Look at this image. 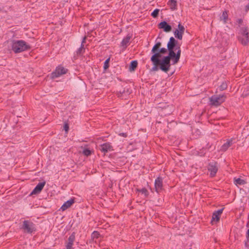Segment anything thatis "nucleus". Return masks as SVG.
<instances>
[{"label":"nucleus","instance_id":"38","mask_svg":"<svg viewBox=\"0 0 249 249\" xmlns=\"http://www.w3.org/2000/svg\"><path fill=\"white\" fill-rule=\"evenodd\" d=\"M69 125L68 124H64V130L67 132L69 130Z\"/></svg>","mask_w":249,"mask_h":249},{"label":"nucleus","instance_id":"2","mask_svg":"<svg viewBox=\"0 0 249 249\" xmlns=\"http://www.w3.org/2000/svg\"><path fill=\"white\" fill-rule=\"evenodd\" d=\"M249 29L247 27L240 28L238 33V39L244 46L247 45L249 42Z\"/></svg>","mask_w":249,"mask_h":249},{"label":"nucleus","instance_id":"33","mask_svg":"<svg viewBox=\"0 0 249 249\" xmlns=\"http://www.w3.org/2000/svg\"><path fill=\"white\" fill-rule=\"evenodd\" d=\"M152 63H153L154 66L152 67V70L154 71H158L159 69L158 67H159V63L158 62L157 64H156L154 62H152Z\"/></svg>","mask_w":249,"mask_h":249},{"label":"nucleus","instance_id":"9","mask_svg":"<svg viewBox=\"0 0 249 249\" xmlns=\"http://www.w3.org/2000/svg\"><path fill=\"white\" fill-rule=\"evenodd\" d=\"M154 187L155 191L158 194L163 190V179L161 177H159L155 179Z\"/></svg>","mask_w":249,"mask_h":249},{"label":"nucleus","instance_id":"23","mask_svg":"<svg viewBox=\"0 0 249 249\" xmlns=\"http://www.w3.org/2000/svg\"><path fill=\"white\" fill-rule=\"evenodd\" d=\"M130 39V36H127L123 38L121 44V45L123 47L126 48L128 45Z\"/></svg>","mask_w":249,"mask_h":249},{"label":"nucleus","instance_id":"40","mask_svg":"<svg viewBox=\"0 0 249 249\" xmlns=\"http://www.w3.org/2000/svg\"><path fill=\"white\" fill-rule=\"evenodd\" d=\"M245 10L246 12L249 10V3L246 6Z\"/></svg>","mask_w":249,"mask_h":249},{"label":"nucleus","instance_id":"4","mask_svg":"<svg viewBox=\"0 0 249 249\" xmlns=\"http://www.w3.org/2000/svg\"><path fill=\"white\" fill-rule=\"evenodd\" d=\"M168 55L173 59V64H177L179 60L181 55V49L180 46H177L174 49L169 50Z\"/></svg>","mask_w":249,"mask_h":249},{"label":"nucleus","instance_id":"27","mask_svg":"<svg viewBox=\"0 0 249 249\" xmlns=\"http://www.w3.org/2000/svg\"><path fill=\"white\" fill-rule=\"evenodd\" d=\"M161 45V44L160 42H157L152 48L151 53H154L156 51H158Z\"/></svg>","mask_w":249,"mask_h":249},{"label":"nucleus","instance_id":"3","mask_svg":"<svg viewBox=\"0 0 249 249\" xmlns=\"http://www.w3.org/2000/svg\"><path fill=\"white\" fill-rule=\"evenodd\" d=\"M171 59V58L169 55L164 56L159 62V69L165 72H167L170 69L171 66L170 63Z\"/></svg>","mask_w":249,"mask_h":249},{"label":"nucleus","instance_id":"21","mask_svg":"<svg viewBox=\"0 0 249 249\" xmlns=\"http://www.w3.org/2000/svg\"><path fill=\"white\" fill-rule=\"evenodd\" d=\"M232 144V140H229L221 147V151H226Z\"/></svg>","mask_w":249,"mask_h":249},{"label":"nucleus","instance_id":"37","mask_svg":"<svg viewBox=\"0 0 249 249\" xmlns=\"http://www.w3.org/2000/svg\"><path fill=\"white\" fill-rule=\"evenodd\" d=\"M245 246L247 249H249V238H247V241L245 242Z\"/></svg>","mask_w":249,"mask_h":249},{"label":"nucleus","instance_id":"32","mask_svg":"<svg viewBox=\"0 0 249 249\" xmlns=\"http://www.w3.org/2000/svg\"><path fill=\"white\" fill-rule=\"evenodd\" d=\"M159 11L160 10L158 9H155L151 13V16H152L154 18H156L159 14Z\"/></svg>","mask_w":249,"mask_h":249},{"label":"nucleus","instance_id":"35","mask_svg":"<svg viewBox=\"0 0 249 249\" xmlns=\"http://www.w3.org/2000/svg\"><path fill=\"white\" fill-rule=\"evenodd\" d=\"M168 49L165 48H161L158 50V52H159L160 53H167V50Z\"/></svg>","mask_w":249,"mask_h":249},{"label":"nucleus","instance_id":"14","mask_svg":"<svg viewBox=\"0 0 249 249\" xmlns=\"http://www.w3.org/2000/svg\"><path fill=\"white\" fill-rule=\"evenodd\" d=\"M100 150L105 154L107 152L113 150V147L109 142H106L101 145Z\"/></svg>","mask_w":249,"mask_h":249},{"label":"nucleus","instance_id":"36","mask_svg":"<svg viewBox=\"0 0 249 249\" xmlns=\"http://www.w3.org/2000/svg\"><path fill=\"white\" fill-rule=\"evenodd\" d=\"M243 22V20L242 18L237 19L236 20V23L239 26H240Z\"/></svg>","mask_w":249,"mask_h":249},{"label":"nucleus","instance_id":"28","mask_svg":"<svg viewBox=\"0 0 249 249\" xmlns=\"http://www.w3.org/2000/svg\"><path fill=\"white\" fill-rule=\"evenodd\" d=\"M138 65V62L136 60H133L130 63V69L132 70H134Z\"/></svg>","mask_w":249,"mask_h":249},{"label":"nucleus","instance_id":"41","mask_svg":"<svg viewBox=\"0 0 249 249\" xmlns=\"http://www.w3.org/2000/svg\"><path fill=\"white\" fill-rule=\"evenodd\" d=\"M86 37H84L82 41L81 44H84L85 42Z\"/></svg>","mask_w":249,"mask_h":249},{"label":"nucleus","instance_id":"1","mask_svg":"<svg viewBox=\"0 0 249 249\" xmlns=\"http://www.w3.org/2000/svg\"><path fill=\"white\" fill-rule=\"evenodd\" d=\"M12 50L16 53H19L30 49V46L22 40H13L11 43Z\"/></svg>","mask_w":249,"mask_h":249},{"label":"nucleus","instance_id":"24","mask_svg":"<svg viewBox=\"0 0 249 249\" xmlns=\"http://www.w3.org/2000/svg\"><path fill=\"white\" fill-rule=\"evenodd\" d=\"M234 183L236 185H244L246 183V181L239 178H234Z\"/></svg>","mask_w":249,"mask_h":249},{"label":"nucleus","instance_id":"22","mask_svg":"<svg viewBox=\"0 0 249 249\" xmlns=\"http://www.w3.org/2000/svg\"><path fill=\"white\" fill-rule=\"evenodd\" d=\"M167 5L172 11H174L177 9V2L176 0H169Z\"/></svg>","mask_w":249,"mask_h":249},{"label":"nucleus","instance_id":"5","mask_svg":"<svg viewBox=\"0 0 249 249\" xmlns=\"http://www.w3.org/2000/svg\"><path fill=\"white\" fill-rule=\"evenodd\" d=\"M226 99L225 94L213 95L210 98V102L211 105L217 107L224 102Z\"/></svg>","mask_w":249,"mask_h":249},{"label":"nucleus","instance_id":"15","mask_svg":"<svg viewBox=\"0 0 249 249\" xmlns=\"http://www.w3.org/2000/svg\"><path fill=\"white\" fill-rule=\"evenodd\" d=\"M179 46L178 45V41L176 40L173 36L171 37L169 39V41L167 43V49L170 50L171 49H174L177 46Z\"/></svg>","mask_w":249,"mask_h":249},{"label":"nucleus","instance_id":"11","mask_svg":"<svg viewBox=\"0 0 249 249\" xmlns=\"http://www.w3.org/2000/svg\"><path fill=\"white\" fill-rule=\"evenodd\" d=\"M178 28L174 31V34L176 38L179 40H181L185 31V28L180 23L178 24Z\"/></svg>","mask_w":249,"mask_h":249},{"label":"nucleus","instance_id":"30","mask_svg":"<svg viewBox=\"0 0 249 249\" xmlns=\"http://www.w3.org/2000/svg\"><path fill=\"white\" fill-rule=\"evenodd\" d=\"M83 154L86 156H89L91 155V152L89 148H85L83 151Z\"/></svg>","mask_w":249,"mask_h":249},{"label":"nucleus","instance_id":"19","mask_svg":"<svg viewBox=\"0 0 249 249\" xmlns=\"http://www.w3.org/2000/svg\"><path fill=\"white\" fill-rule=\"evenodd\" d=\"M85 52L84 45L81 44L80 47L77 49V50L74 53V56L73 57V60H76L78 58L79 56L81 55L84 53Z\"/></svg>","mask_w":249,"mask_h":249},{"label":"nucleus","instance_id":"31","mask_svg":"<svg viewBox=\"0 0 249 249\" xmlns=\"http://www.w3.org/2000/svg\"><path fill=\"white\" fill-rule=\"evenodd\" d=\"M100 233L97 231H94L91 234V238L93 239H97L100 236Z\"/></svg>","mask_w":249,"mask_h":249},{"label":"nucleus","instance_id":"8","mask_svg":"<svg viewBox=\"0 0 249 249\" xmlns=\"http://www.w3.org/2000/svg\"><path fill=\"white\" fill-rule=\"evenodd\" d=\"M218 169L217 162L215 161L211 162L208 165V170L210 172V175L211 177H214Z\"/></svg>","mask_w":249,"mask_h":249},{"label":"nucleus","instance_id":"17","mask_svg":"<svg viewBox=\"0 0 249 249\" xmlns=\"http://www.w3.org/2000/svg\"><path fill=\"white\" fill-rule=\"evenodd\" d=\"M152 53L153 54L151 56L150 60L152 62H154L157 64V63L159 62L160 60V58L161 57V54L159 53V52H158V51H156L154 53Z\"/></svg>","mask_w":249,"mask_h":249},{"label":"nucleus","instance_id":"12","mask_svg":"<svg viewBox=\"0 0 249 249\" xmlns=\"http://www.w3.org/2000/svg\"><path fill=\"white\" fill-rule=\"evenodd\" d=\"M46 184L45 181L38 183L31 193V195L38 194L41 192Z\"/></svg>","mask_w":249,"mask_h":249},{"label":"nucleus","instance_id":"34","mask_svg":"<svg viewBox=\"0 0 249 249\" xmlns=\"http://www.w3.org/2000/svg\"><path fill=\"white\" fill-rule=\"evenodd\" d=\"M109 58L106 60V61L104 62V68L105 69H107L109 67Z\"/></svg>","mask_w":249,"mask_h":249},{"label":"nucleus","instance_id":"25","mask_svg":"<svg viewBox=\"0 0 249 249\" xmlns=\"http://www.w3.org/2000/svg\"><path fill=\"white\" fill-rule=\"evenodd\" d=\"M228 85L227 83L225 81H223L222 82L220 86L218 87V89L220 91H222L223 90H225L227 88Z\"/></svg>","mask_w":249,"mask_h":249},{"label":"nucleus","instance_id":"39","mask_svg":"<svg viewBox=\"0 0 249 249\" xmlns=\"http://www.w3.org/2000/svg\"><path fill=\"white\" fill-rule=\"evenodd\" d=\"M119 135L121 136H123L124 137H127V134L125 133H121L119 134Z\"/></svg>","mask_w":249,"mask_h":249},{"label":"nucleus","instance_id":"18","mask_svg":"<svg viewBox=\"0 0 249 249\" xmlns=\"http://www.w3.org/2000/svg\"><path fill=\"white\" fill-rule=\"evenodd\" d=\"M159 27L161 29H163L164 31L166 32H169L171 30V26L168 24L166 21H163L160 23L159 24Z\"/></svg>","mask_w":249,"mask_h":249},{"label":"nucleus","instance_id":"13","mask_svg":"<svg viewBox=\"0 0 249 249\" xmlns=\"http://www.w3.org/2000/svg\"><path fill=\"white\" fill-rule=\"evenodd\" d=\"M224 208L218 210L217 211H214L213 213L212 218L211 222H218L220 219V215L223 212Z\"/></svg>","mask_w":249,"mask_h":249},{"label":"nucleus","instance_id":"20","mask_svg":"<svg viewBox=\"0 0 249 249\" xmlns=\"http://www.w3.org/2000/svg\"><path fill=\"white\" fill-rule=\"evenodd\" d=\"M74 203V199H71L66 202H65L62 206L61 207L60 209L64 211L67 209L68 208L70 207L72 204H73Z\"/></svg>","mask_w":249,"mask_h":249},{"label":"nucleus","instance_id":"6","mask_svg":"<svg viewBox=\"0 0 249 249\" xmlns=\"http://www.w3.org/2000/svg\"><path fill=\"white\" fill-rule=\"evenodd\" d=\"M22 229L26 232L31 233L36 231L35 225L29 220H24L23 222Z\"/></svg>","mask_w":249,"mask_h":249},{"label":"nucleus","instance_id":"16","mask_svg":"<svg viewBox=\"0 0 249 249\" xmlns=\"http://www.w3.org/2000/svg\"><path fill=\"white\" fill-rule=\"evenodd\" d=\"M75 239V233L74 232H72L68 238V242L66 245L67 249H71L73 245V242Z\"/></svg>","mask_w":249,"mask_h":249},{"label":"nucleus","instance_id":"10","mask_svg":"<svg viewBox=\"0 0 249 249\" xmlns=\"http://www.w3.org/2000/svg\"><path fill=\"white\" fill-rule=\"evenodd\" d=\"M67 70L63 67L59 66L55 69V71L52 73L53 78H56L60 75L66 73Z\"/></svg>","mask_w":249,"mask_h":249},{"label":"nucleus","instance_id":"29","mask_svg":"<svg viewBox=\"0 0 249 249\" xmlns=\"http://www.w3.org/2000/svg\"><path fill=\"white\" fill-rule=\"evenodd\" d=\"M228 18V15L227 12L226 11H224L222 13L221 18H222L223 20H224V23H226L227 22Z\"/></svg>","mask_w":249,"mask_h":249},{"label":"nucleus","instance_id":"7","mask_svg":"<svg viewBox=\"0 0 249 249\" xmlns=\"http://www.w3.org/2000/svg\"><path fill=\"white\" fill-rule=\"evenodd\" d=\"M132 90L127 86L122 88L119 90L117 91V95L118 97L122 99H126V98L131 93Z\"/></svg>","mask_w":249,"mask_h":249},{"label":"nucleus","instance_id":"26","mask_svg":"<svg viewBox=\"0 0 249 249\" xmlns=\"http://www.w3.org/2000/svg\"><path fill=\"white\" fill-rule=\"evenodd\" d=\"M137 191L143 194L145 196H147L149 195L147 190L145 188H143L141 189H137Z\"/></svg>","mask_w":249,"mask_h":249}]
</instances>
